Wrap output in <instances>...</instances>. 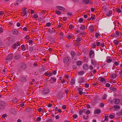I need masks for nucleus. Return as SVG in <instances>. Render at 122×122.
Segmentation results:
<instances>
[{
  "label": "nucleus",
  "mask_w": 122,
  "mask_h": 122,
  "mask_svg": "<svg viewBox=\"0 0 122 122\" xmlns=\"http://www.w3.org/2000/svg\"><path fill=\"white\" fill-rule=\"evenodd\" d=\"M50 92V89L49 88H43L41 90V94L43 95H47Z\"/></svg>",
  "instance_id": "1"
},
{
  "label": "nucleus",
  "mask_w": 122,
  "mask_h": 122,
  "mask_svg": "<svg viewBox=\"0 0 122 122\" xmlns=\"http://www.w3.org/2000/svg\"><path fill=\"white\" fill-rule=\"evenodd\" d=\"M6 106V103L4 101H0V109H4Z\"/></svg>",
  "instance_id": "2"
},
{
  "label": "nucleus",
  "mask_w": 122,
  "mask_h": 122,
  "mask_svg": "<svg viewBox=\"0 0 122 122\" xmlns=\"http://www.w3.org/2000/svg\"><path fill=\"white\" fill-rule=\"evenodd\" d=\"M82 2L84 4H92L93 3L92 1L90 0H83Z\"/></svg>",
  "instance_id": "3"
},
{
  "label": "nucleus",
  "mask_w": 122,
  "mask_h": 122,
  "mask_svg": "<svg viewBox=\"0 0 122 122\" xmlns=\"http://www.w3.org/2000/svg\"><path fill=\"white\" fill-rule=\"evenodd\" d=\"M88 29L90 32L93 33L94 32V27L93 25H91L89 27Z\"/></svg>",
  "instance_id": "4"
},
{
  "label": "nucleus",
  "mask_w": 122,
  "mask_h": 122,
  "mask_svg": "<svg viewBox=\"0 0 122 122\" xmlns=\"http://www.w3.org/2000/svg\"><path fill=\"white\" fill-rule=\"evenodd\" d=\"M20 81L23 82H25L26 81V78L25 76H21L20 78Z\"/></svg>",
  "instance_id": "5"
},
{
  "label": "nucleus",
  "mask_w": 122,
  "mask_h": 122,
  "mask_svg": "<svg viewBox=\"0 0 122 122\" xmlns=\"http://www.w3.org/2000/svg\"><path fill=\"white\" fill-rule=\"evenodd\" d=\"M70 60V58L69 57H65L63 59V62L67 64L69 62Z\"/></svg>",
  "instance_id": "6"
},
{
  "label": "nucleus",
  "mask_w": 122,
  "mask_h": 122,
  "mask_svg": "<svg viewBox=\"0 0 122 122\" xmlns=\"http://www.w3.org/2000/svg\"><path fill=\"white\" fill-rule=\"evenodd\" d=\"M13 57V56L12 54H10L6 58V60H11Z\"/></svg>",
  "instance_id": "7"
},
{
  "label": "nucleus",
  "mask_w": 122,
  "mask_h": 122,
  "mask_svg": "<svg viewBox=\"0 0 122 122\" xmlns=\"http://www.w3.org/2000/svg\"><path fill=\"white\" fill-rule=\"evenodd\" d=\"M98 80L102 82H103L104 81H105V79L102 76L99 77L98 78Z\"/></svg>",
  "instance_id": "8"
},
{
  "label": "nucleus",
  "mask_w": 122,
  "mask_h": 122,
  "mask_svg": "<svg viewBox=\"0 0 122 122\" xmlns=\"http://www.w3.org/2000/svg\"><path fill=\"white\" fill-rule=\"evenodd\" d=\"M101 112V110L99 109H96L94 112V114H99Z\"/></svg>",
  "instance_id": "9"
},
{
  "label": "nucleus",
  "mask_w": 122,
  "mask_h": 122,
  "mask_svg": "<svg viewBox=\"0 0 122 122\" xmlns=\"http://www.w3.org/2000/svg\"><path fill=\"white\" fill-rule=\"evenodd\" d=\"M83 68L84 70H87L88 69V65L86 64H84L83 66Z\"/></svg>",
  "instance_id": "10"
},
{
  "label": "nucleus",
  "mask_w": 122,
  "mask_h": 122,
  "mask_svg": "<svg viewBox=\"0 0 122 122\" xmlns=\"http://www.w3.org/2000/svg\"><path fill=\"white\" fill-rule=\"evenodd\" d=\"M110 76L111 78L112 79L116 78L117 76V75L115 73L112 74L110 75Z\"/></svg>",
  "instance_id": "11"
},
{
  "label": "nucleus",
  "mask_w": 122,
  "mask_h": 122,
  "mask_svg": "<svg viewBox=\"0 0 122 122\" xmlns=\"http://www.w3.org/2000/svg\"><path fill=\"white\" fill-rule=\"evenodd\" d=\"M114 103L115 104H118L120 102V100L118 99H116L114 100Z\"/></svg>",
  "instance_id": "12"
},
{
  "label": "nucleus",
  "mask_w": 122,
  "mask_h": 122,
  "mask_svg": "<svg viewBox=\"0 0 122 122\" xmlns=\"http://www.w3.org/2000/svg\"><path fill=\"white\" fill-rule=\"evenodd\" d=\"M74 36V35L71 34L69 33L67 35V37L68 39L72 38Z\"/></svg>",
  "instance_id": "13"
},
{
  "label": "nucleus",
  "mask_w": 122,
  "mask_h": 122,
  "mask_svg": "<svg viewBox=\"0 0 122 122\" xmlns=\"http://www.w3.org/2000/svg\"><path fill=\"white\" fill-rule=\"evenodd\" d=\"M91 64L94 66H95L96 65L97 62L95 60H92L91 61Z\"/></svg>",
  "instance_id": "14"
},
{
  "label": "nucleus",
  "mask_w": 122,
  "mask_h": 122,
  "mask_svg": "<svg viewBox=\"0 0 122 122\" xmlns=\"http://www.w3.org/2000/svg\"><path fill=\"white\" fill-rule=\"evenodd\" d=\"M86 109L82 108V110H80L79 111V114L80 115H82L83 113L85 112Z\"/></svg>",
  "instance_id": "15"
},
{
  "label": "nucleus",
  "mask_w": 122,
  "mask_h": 122,
  "mask_svg": "<svg viewBox=\"0 0 122 122\" xmlns=\"http://www.w3.org/2000/svg\"><path fill=\"white\" fill-rule=\"evenodd\" d=\"M20 66L22 69H25L26 67V65L24 63H23L21 64Z\"/></svg>",
  "instance_id": "16"
},
{
  "label": "nucleus",
  "mask_w": 122,
  "mask_h": 122,
  "mask_svg": "<svg viewBox=\"0 0 122 122\" xmlns=\"http://www.w3.org/2000/svg\"><path fill=\"white\" fill-rule=\"evenodd\" d=\"M55 30L52 28H50L48 30V32H50L51 34H52L55 32Z\"/></svg>",
  "instance_id": "17"
},
{
  "label": "nucleus",
  "mask_w": 122,
  "mask_h": 122,
  "mask_svg": "<svg viewBox=\"0 0 122 122\" xmlns=\"http://www.w3.org/2000/svg\"><path fill=\"white\" fill-rule=\"evenodd\" d=\"M75 82V80L74 78H72L71 80L70 84L71 85L74 84Z\"/></svg>",
  "instance_id": "18"
},
{
  "label": "nucleus",
  "mask_w": 122,
  "mask_h": 122,
  "mask_svg": "<svg viewBox=\"0 0 122 122\" xmlns=\"http://www.w3.org/2000/svg\"><path fill=\"white\" fill-rule=\"evenodd\" d=\"M82 39L81 37H78L76 38V42H81V41Z\"/></svg>",
  "instance_id": "19"
},
{
  "label": "nucleus",
  "mask_w": 122,
  "mask_h": 122,
  "mask_svg": "<svg viewBox=\"0 0 122 122\" xmlns=\"http://www.w3.org/2000/svg\"><path fill=\"white\" fill-rule=\"evenodd\" d=\"M77 89L80 95H81L82 94V92L81 90V88L80 87H78Z\"/></svg>",
  "instance_id": "20"
},
{
  "label": "nucleus",
  "mask_w": 122,
  "mask_h": 122,
  "mask_svg": "<svg viewBox=\"0 0 122 122\" xmlns=\"http://www.w3.org/2000/svg\"><path fill=\"white\" fill-rule=\"evenodd\" d=\"M84 79L83 78H81V79H80L79 81V83L81 84H82V83L84 82Z\"/></svg>",
  "instance_id": "21"
},
{
  "label": "nucleus",
  "mask_w": 122,
  "mask_h": 122,
  "mask_svg": "<svg viewBox=\"0 0 122 122\" xmlns=\"http://www.w3.org/2000/svg\"><path fill=\"white\" fill-rule=\"evenodd\" d=\"M12 33L14 35H17L18 34V31L17 30H14L12 32Z\"/></svg>",
  "instance_id": "22"
},
{
  "label": "nucleus",
  "mask_w": 122,
  "mask_h": 122,
  "mask_svg": "<svg viewBox=\"0 0 122 122\" xmlns=\"http://www.w3.org/2000/svg\"><path fill=\"white\" fill-rule=\"evenodd\" d=\"M114 65H113V68L115 66H117L119 64V63L117 61H116L114 63Z\"/></svg>",
  "instance_id": "23"
},
{
  "label": "nucleus",
  "mask_w": 122,
  "mask_h": 122,
  "mask_svg": "<svg viewBox=\"0 0 122 122\" xmlns=\"http://www.w3.org/2000/svg\"><path fill=\"white\" fill-rule=\"evenodd\" d=\"M92 54H94V52L92 50H91L90 51L89 53V56L90 57H91V56Z\"/></svg>",
  "instance_id": "24"
},
{
  "label": "nucleus",
  "mask_w": 122,
  "mask_h": 122,
  "mask_svg": "<svg viewBox=\"0 0 122 122\" xmlns=\"http://www.w3.org/2000/svg\"><path fill=\"white\" fill-rule=\"evenodd\" d=\"M113 107L116 110L119 109L120 108V106L118 105H115Z\"/></svg>",
  "instance_id": "25"
},
{
  "label": "nucleus",
  "mask_w": 122,
  "mask_h": 122,
  "mask_svg": "<svg viewBox=\"0 0 122 122\" xmlns=\"http://www.w3.org/2000/svg\"><path fill=\"white\" fill-rule=\"evenodd\" d=\"M21 47L22 50L23 51H25L26 49L24 45H22L21 46Z\"/></svg>",
  "instance_id": "26"
},
{
  "label": "nucleus",
  "mask_w": 122,
  "mask_h": 122,
  "mask_svg": "<svg viewBox=\"0 0 122 122\" xmlns=\"http://www.w3.org/2000/svg\"><path fill=\"white\" fill-rule=\"evenodd\" d=\"M111 90L114 91L115 92L116 90V88L113 87H111L110 88Z\"/></svg>",
  "instance_id": "27"
},
{
  "label": "nucleus",
  "mask_w": 122,
  "mask_h": 122,
  "mask_svg": "<svg viewBox=\"0 0 122 122\" xmlns=\"http://www.w3.org/2000/svg\"><path fill=\"white\" fill-rule=\"evenodd\" d=\"M71 55L73 57V58L74 56L75 55L76 53L74 51H71Z\"/></svg>",
  "instance_id": "28"
},
{
  "label": "nucleus",
  "mask_w": 122,
  "mask_h": 122,
  "mask_svg": "<svg viewBox=\"0 0 122 122\" xmlns=\"http://www.w3.org/2000/svg\"><path fill=\"white\" fill-rule=\"evenodd\" d=\"M112 13L111 10H109V13L107 14V15L108 16H109L111 15Z\"/></svg>",
  "instance_id": "29"
},
{
  "label": "nucleus",
  "mask_w": 122,
  "mask_h": 122,
  "mask_svg": "<svg viewBox=\"0 0 122 122\" xmlns=\"http://www.w3.org/2000/svg\"><path fill=\"white\" fill-rule=\"evenodd\" d=\"M56 7L59 10H63L64 9V8L61 7L59 6H56Z\"/></svg>",
  "instance_id": "30"
},
{
  "label": "nucleus",
  "mask_w": 122,
  "mask_h": 122,
  "mask_svg": "<svg viewBox=\"0 0 122 122\" xmlns=\"http://www.w3.org/2000/svg\"><path fill=\"white\" fill-rule=\"evenodd\" d=\"M119 42L117 40H115L113 41L114 43L116 45H117Z\"/></svg>",
  "instance_id": "31"
},
{
  "label": "nucleus",
  "mask_w": 122,
  "mask_h": 122,
  "mask_svg": "<svg viewBox=\"0 0 122 122\" xmlns=\"http://www.w3.org/2000/svg\"><path fill=\"white\" fill-rule=\"evenodd\" d=\"M27 13L26 12H23L21 13L20 15L22 16H24Z\"/></svg>",
  "instance_id": "32"
},
{
  "label": "nucleus",
  "mask_w": 122,
  "mask_h": 122,
  "mask_svg": "<svg viewBox=\"0 0 122 122\" xmlns=\"http://www.w3.org/2000/svg\"><path fill=\"white\" fill-rule=\"evenodd\" d=\"M77 63V65L78 66H80V65L81 63L82 62L81 61H77L76 62Z\"/></svg>",
  "instance_id": "33"
},
{
  "label": "nucleus",
  "mask_w": 122,
  "mask_h": 122,
  "mask_svg": "<svg viewBox=\"0 0 122 122\" xmlns=\"http://www.w3.org/2000/svg\"><path fill=\"white\" fill-rule=\"evenodd\" d=\"M86 33L85 32H81L80 33V34L81 35V36L83 37H85L86 36Z\"/></svg>",
  "instance_id": "34"
},
{
  "label": "nucleus",
  "mask_w": 122,
  "mask_h": 122,
  "mask_svg": "<svg viewBox=\"0 0 122 122\" xmlns=\"http://www.w3.org/2000/svg\"><path fill=\"white\" fill-rule=\"evenodd\" d=\"M85 28V26L84 25H81L80 27V29L81 30L84 29Z\"/></svg>",
  "instance_id": "35"
},
{
  "label": "nucleus",
  "mask_w": 122,
  "mask_h": 122,
  "mask_svg": "<svg viewBox=\"0 0 122 122\" xmlns=\"http://www.w3.org/2000/svg\"><path fill=\"white\" fill-rule=\"evenodd\" d=\"M112 61V60L110 59H107V60L106 61L108 63H110Z\"/></svg>",
  "instance_id": "36"
},
{
  "label": "nucleus",
  "mask_w": 122,
  "mask_h": 122,
  "mask_svg": "<svg viewBox=\"0 0 122 122\" xmlns=\"http://www.w3.org/2000/svg\"><path fill=\"white\" fill-rule=\"evenodd\" d=\"M41 118L40 117H38L37 118L36 121H40L41 120Z\"/></svg>",
  "instance_id": "37"
},
{
  "label": "nucleus",
  "mask_w": 122,
  "mask_h": 122,
  "mask_svg": "<svg viewBox=\"0 0 122 122\" xmlns=\"http://www.w3.org/2000/svg\"><path fill=\"white\" fill-rule=\"evenodd\" d=\"M84 71H81L78 72V74L79 75H82L84 74Z\"/></svg>",
  "instance_id": "38"
},
{
  "label": "nucleus",
  "mask_w": 122,
  "mask_h": 122,
  "mask_svg": "<svg viewBox=\"0 0 122 122\" xmlns=\"http://www.w3.org/2000/svg\"><path fill=\"white\" fill-rule=\"evenodd\" d=\"M108 117V116H105V119H104V121H106L107 122L108 121V119L107 118Z\"/></svg>",
  "instance_id": "39"
},
{
  "label": "nucleus",
  "mask_w": 122,
  "mask_h": 122,
  "mask_svg": "<svg viewBox=\"0 0 122 122\" xmlns=\"http://www.w3.org/2000/svg\"><path fill=\"white\" fill-rule=\"evenodd\" d=\"M20 57V56L19 55H17L15 56V59H19Z\"/></svg>",
  "instance_id": "40"
},
{
  "label": "nucleus",
  "mask_w": 122,
  "mask_h": 122,
  "mask_svg": "<svg viewBox=\"0 0 122 122\" xmlns=\"http://www.w3.org/2000/svg\"><path fill=\"white\" fill-rule=\"evenodd\" d=\"M55 12L56 14L58 15H60L61 14V12L59 11L56 10Z\"/></svg>",
  "instance_id": "41"
},
{
  "label": "nucleus",
  "mask_w": 122,
  "mask_h": 122,
  "mask_svg": "<svg viewBox=\"0 0 122 122\" xmlns=\"http://www.w3.org/2000/svg\"><path fill=\"white\" fill-rule=\"evenodd\" d=\"M51 80L54 82H56V78H54L53 77H52L51 78Z\"/></svg>",
  "instance_id": "42"
},
{
  "label": "nucleus",
  "mask_w": 122,
  "mask_h": 122,
  "mask_svg": "<svg viewBox=\"0 0 122 122\" xmlns=\"http://www.w3.org/2000/svg\"><path fill=\"white\" fill-rule=\"evenodd\" d=\"M107 95L106 94H104L103 96L102 99H105L106 98Z\"/></svg>",
  "instance_id": "43"
},
{
  "label": "nucleus",
  "mask_w": 122,
  "mask_h": 122,
  "mask_svg": "<svg viewBox=\"0 0 122 122\" xmlns=\"http://www.w3.org/2000/svg\"><path fill=\"white\" fill-rule=\"evenodd\" d=\"M109 117L111 119H113L114 118V116L112 115H110L109 116Z\"/></svg>",
  "instance_id": "44"
},
{
  "label": "nucleus",
  "mask_w": 122,
  "mask_h": 122,
  "mask_svg": "<svg viewBox=\"0 0 122 122\" xmlns=\"http://www.w3.org/2000/svg\"><path fill=\"white\" fill-rule=\"evenodd\" d=\"M38 66V64H37L36 62H34L33 64L34 67H37Z\"/></svg>",
  "instance_id": "45"
},
{
  "label": "nucleus",
  "mask_w": 122,
  "mask_h": 122,
  "mask_svg": "<svg viewBox=\"0 0 122 122\" xmlns=\"http://www.w3.org/2000/svg\"><path fill=\"white\" fill-rule=\"evenodd\" d=\"M96 44L97 46H98L101 45V43L100 42H98V41H97L96 42Z\"/></svg>",
  "instance_id": "46"
},
{
  "label": "nucleus",
  "mask_w": 122,
  "mask_h": 122,
  "mask_svg": "<svg viewBox=\"0 0 122 122\" xmlns=\"http://www.w3.org/2000/svg\"><path fill=\"white\" fill-rule=\"evenodd\" d=\"M95 35L96 37L97 38H98V36H100V35L98 33H96V34H95Z\"/></svg>",
  "instance_id": "47"
},
{
  "label": "nucleus",
  "mask_w": 122,
  "mask_h": 122,
  "mask_svg": "<svg viewBox=\"0 0 122 122\" xmlns=\"http://www.w3.org/2000/svg\"><path fill=\"white\" fill-rule=\"evenodd\" d=\"M28 42H29V44H30L32 43L33 41L31 40H30L28 41Z\"/></svg>",
  "instance_id": "48"
},
{
  "label": "nucleus",
  "mask_w": 122,
  "mask_h": 122,
  "mask_svg": "<svg viewBox=\"0 0 122 122\" xmlns=\"http://www.w3.org/2000/svg\"><path fill=\"white\" fill-rule=\"evenodd\" d=\"M83 19L82 18H80L78 20V21L80 22H81L83 21Z\"/></svg>",
  "instance_id": "49"
},
{
  "label": "nucleus",
  "mask_w": 122,
  "mask_h": 122,
  "mask_svg": "<svg viewBox=\"0 0 122 122\" xmlns=\"http://www.w3.org/2000/svg\"><path fill=\"white\" fill-rule=\"evenodd\" d=\"M15 44L16 45V46H19L20 45V43L19 42H17Z\"/></svg>",
  "instance_id": "50"
},
{
  "label": "nucleus",
  "mask_w": 122,
  "mask_h": 122,
  "mask_svg": "<svg viewBox=\"0 0 122 122\" xmlns=\"http://www.w3.org/2000/svg\"><path fill=\"white\" fill-rule=\"evenodd\" d=\"M110 86V84L109 83H107L106 85V86L107 87H109Z\"/></svg>",
  "instance_id": "51"
},
{
  "label": "nucleus",
  "mask_w": 122,
  "mask_h": 122,
  "mask_svg": "<svg viewBox=\"0 0 122 122\" xmlns=\"http://www.w3.org/2000/svg\"><path fill=\"white\" fill-rule=\"evenodd\" d=\"M96 44L93 43L92 44V47L93 48H95L96 47Z\"/></svg>",
  "instance_id": "52"
},
{
  "label": "nucleus",
  "mask_w": 122,
  "mask_h": 122,
  "mask_svg": "<svg viewBox=\"0 0 122 122\" xmlns=\"http://www.w3.org/2000/svg\"><path fill=\"white\" fill-rule=\"evenodd\" d=\"M116 33L117 36H119L120 34V32L117 31H116Z\"/></svg>",
  "instance_id": "53"
},
{
  "label": "nucleus",
  "mask_w": 122,
  "mask_h": 122,
  "mask_svg": "<svg viewBox=\"0 0 122 122\" xmlns=\"http://www.w3.org/2000/svg\"><path fill=\"white\" fill-rule=\"evenodd\" d=\"M100 104V106L101 107H104V105L103 103H101Z\"/></svg>",
  "instance_id": "54"
},
{
  "label": "nucleus",
  "mask_w": 122,
  "mask_h": 122,
  "mask_svg": "<svg viewBox=\"0 0 122 122\" xmlns=\"http://www.w3.org/2000/svg\"><path fill=\"white\" fill-rule=\"evenodd\" d=\"M51 24L50 22L47 23L46 24V26H51Z\"/></svg>",
  "instance_id": "55"
},
{
  "label": "nucleus",
  "mask_w": 122,
  "mask_h": 122,
  "mask_svg": "<svg viewBox=\"0 0 122 122\" xmlns=\"http://www.w3.org/2000/svg\"><path fill=\"white\" fill-rule=\"evenodd\" d=\"M53 120L51 119H50L47 120L46 122H52Z\"/></svg>",
  "instance_id": "56"
},
{
  "label": "nucleus",
  "mask_w": 122,
  "mask_h": 122,
  "mask_svg": "<svg viewBox=\"0 0 122 122\" xmlns=\"http://www.w3.org/2000/svg\"><path fill=\"white\" fill-rule=\"evenodd\" d=\"M89 86V85L88 84H85V87L86 88H87Z\"/></svg>",
  "instance_id": "57"
},
{
  "label": "nucleus",
  "mask_w": 122,
  "mask_h": 122,
  "mask_svg": "<svg viewBox=\"0 0 122 122\" xmlns=\"http://www.w3.org/2000/svg\"><path fill=\"white\" fill-rule=\"evenodd\" d=\"M16 46H17L15 44H14L12 46V47L14 49H15L16 48Z\"/></svg>",
  "instance_id": "58"
},
{
  "label": "nucleus",
  "mask_w": 122,
  "mask_h": 122,
  "mask_svg": "<svg viewBox=\"0 0 122 122\" xmlns=\"http://www.w3.org/2000/svg\"><path fill=\"white\" fill-rule=\"evenodd\" d=\"M4 14L3 11H0V15H2Z\"/></svg>",
  "instance_id": "59"
},
{
  "label": "nucleus",
  "mask_w": 122,
  "mask_h": 122,
  "mask_svg": "<svg viewBox=\"0 0 122 122\" xmlns=\"http://www.w3.org/2000/svg\"><path fill=\"white\" fill-rule=\"evenodd\" d=\"M92 84L94 86H97L98 85V84L97 82H95L94 83H93Z\"/></svg>",
  "instance_id": "60"
},
{
  "label": "nucleus",
  "mask_w": 122,
  "mask_h": 122,
  "mask_svg": "<svg viewBox=\"0 0 122 122\" xmlns=\"http://www.w3.org/2000/svg\"><path fill=\"white\" fill-rule=\"evenodd\" d=\"M90 111L89 110H88L86 112V113L87 115H88L89 114H90Z\"/></svg>",
  "instance_id": "61"
},
{
  "label": "nucleus",
  "mask_w": 122,
  "mask_h": 122,
  "mask_svg": "<svg viewBox=\"0 0 122 122\" xmlns=\"http://www.w3.org/2000/svg\"><path fill=\"white\" fill-rule=\"evenodd\" d=\"M72 117L74 118H76L77 117V116L76 114H75L73 115Z\"/></svg>",
  "instance_id": "62"
},
{
  "label": "nucleus",
  "mask_w": 122,
  "mask_h": 122,
  "mask_svg": "<svg viewBox=\"0 0 122 122\" xmlns=\"http://www.w3.org/2000/svg\"><path fill=\"white\" fill-rule=\"evenodd\" d=\"M3 29L1 27H0V33H2L3 32Z\"/></svg>",
  "instance_id": "63"
},
{
  "label": "nucleus",
  "mask_w": 122,
  "mask_h": 122,
  "mask_svg": "<svg viewBox=\"0 0 122 122\" xmlns=\"http://www.w3.org/2000/svg\"><path fill=\"white\" fill-rule=\"evenodd\" d=\"M74 27L73 26L71 25H70L69 26V28L70 29H72Z\"/></svg>",
  "instance_id": "64"
}]
</instances>
